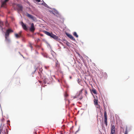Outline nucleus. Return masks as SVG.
Segmentation results:
<instances>
[{"label":"nucleus","instance_id":"f257e3e1","mask_svg":"<svg viewBox=\"0 0 134 134\" xmlns=\"http://www.w3.org/2000/svg\"><path fill=\"white\" fill-rule=\"evenodd\" d=\"M44 33L47 35L49 36L57 41H59L60 40V39L58 36L53 34L52 32L50 33L47 31H45Z\"/></svg>","mask_w":134,"mask_h":134},{"label":"nucleus","instance_id":"f03ea898","mask_svg":"<svg viewBox=\"0 0 134 134\" xmlns=\"http://www.w3.org/2000/svg\"><path fill=\"white\" fill-rule=\"evenodd\" d=\"M0 134H8L7 130L4 126L0 127Z\"/></svg>","mask_w":134,"mask_h":134},{"label":"nucleus","instance_id":"7ed1b4c3","mask_svg":"<svg viewBox=\"0 0 134 134\" xmlns=\"http://www.w3.org/2000/svg\"><path fill=\"white\" fill-rule=\"evenodd\" d=\"M13 31L10 29H9L7 30L5 33V36H9V34L13 32Z\"/></svg>","mask_w":134,"mask_h":134},{"label":"nucleus","instance_id":"20e7f679","mask_svg":"<svg viewBox=\"0 0 134 134\" xmlns=\"http://www.w3.org/2000/svg\"><path fill=\"white\" fill-rule=\"evenodd\" d=\"M104 122L106 126H107V112L105 111H104Z\"/></svg>","mask_w":134,"mask_h":134},{"label":"nucleus","instance_id":"39448f33","mask_svg":"<svg viewBox=\"0 0 134 134\" xmlns=\"http://www.w3.org/2000/svg\"><path fill=\"white\" fill-rule=\"evenodd\" d=\"M55 67L57 71H60V64L58 60L56 62Z\"/></svg>","mask_w":134,"mask_h":134},{"label":"nucleus","instance_id":"423d86ee","mask_svg":"<svg viewBox=\"0 0 134 134\" xmlns=\"http://www.w3.org/2000/svg\"><path fill=\"white\" fill-rule=\"evenodd\" d=\"M35 30V28L34 27V24L32 23L31 24V26L30 29V31L32 32H34Z\"/></svg>","mask_w":134,"mask_h":134},{"label":"nucleus","instance_id":"0eeeda50","mask_svg":"<svg viewBox=\"0 0 134 134\" xmlns=\"http://www.w3.org/2000/svg\"><path fill=\"white\" fill-rule=\"evenodd\" d=\"M21 25L24 29L25 30H27V28L26 25L24 24L23 22H21Z\"/></svg>","mask_w":134,"mask_h":134},{"label":"nucleus","instance_id":"6e6552de","mask_svg":"<svg viewBox=\"0 0 134 134\" xmlns=\"http://www.w3.org/2000/svg\"><path fill=\"white\" fill-rule=\"evenodd\" d=\"M115 126L114 125H112L111 127L110 132H115Z\"/></svg>","mask_w":134,"mask_h":134},{"label":"nucleus","instance_id":"1a4fd4ad","mask_svg":"<svg viewBox=\"0 0 134 134\" xmlns=\"http://www.w3.org/2000/svg\"><path fill=\"white\" fill-rule=\"evenodd\" d=\"M67 36L71 39L72 40H73L74 41H75V38L70 34H67Z\"/></svg>","mask_w":134,"mask_h":134},{"label":"nucleus","instance_id":"9d476101","mask_svg":"<svg viewBox=\"0 0 134 134\" xmlns=\"http://www.w3.org/2000/svg\"><path fill=\"white\" fill-rule=\"evenodd\" d=\"M9 36H5V41L7 43H9L10 41V39L8 38Z\"/></svg>","mask_w":134,"mask_h":134},{"label":"nucleus","instance_id":"9b49d317","mask_svg":"<svg viewBox=\"0 0 134 134\" xmlns=\"http://www.w3.org/2000/svg\"><path fill=\"white\" fill-rule=\"evenodd\" d=\"M27 16L32 19H34V17L32 15L28 13L27 14Z\"/></svg>","mask_w":134,"mask_h":134},{"label":"nucleus","instance_id":"f8f14e48","mask_svg":"<svg viewBox=\"0 0 134 134\" xmlns=\"http://www.w3.org/2000/svg\"><path fill=\"white\" fill-rule=\"evenodd\" d=\"M18 7V8L21 11H22L23 9V7L22 5L19 4H18L17 5Z\"/></svg>","mask_w":134,"mask_h":134},{"label":"nucleus","instance_id":"ddd939ff","mask_svg":"<svg viewBox=\"0 0 134 134\" xmlns=\"http://www.w3.org/2000/svg\"><path fill=\"white\" fill-rule=\"evenodd\" d=\"M98 100L97 99H94V105H98Z\"/></svg>","mask_w":134,"mask_h":134},{"label":"nucleus","instance_id":"4468645a","mask_svg":"<svg viewBox=\"0 0 134 134\" xmlns=\"http://www.w3.org/2000/svg\"><path fill=\"white\" fill-rule=\"evenodd\" d=\"M15 37L17 38H18L21 36L19 34H15Z\"/></svg>","mask_w":134,"mask_h":134},{"label":"nucleus","instance_id":"2eb2a0df","mask_svg":"<svg viewBox=\"0 0 134 134\" xmlns=\"http://www.w3.org/2000/svg\"><path fill=\"white\" fill-rule=\"evenodd\" d=\"M73 35L77 38L78 37V35L77 34V33L76 32H74Z\"/></svg>","mask_w":134,"mask_h":134},{"label":"nucleus","instance_id":"dca6fc26","mask_svg":"<svg viewBox=\"0 0 134 134\" xmlns=\"http://www.w3.org/2000/svg\"><path fill=\"white\" fill-rule=\"evenodd\" d=\"M6 2H5V1L3 2L2 3L1 6L2 7H3L4 5H6Z\"/></svg>","mask_w":134,"mask_h":134},{"label":"nucleus","instance_id":"f3484780","mask_svg":"<svg viewBox=\"0 0 134 134\" xmlns=\"http://www.w3.org/2000/svg\"><path fill=\"white\" fill-rule=\"evenodd\" d=\"M92 92L94 94H97V92L95 89H93L92 90Z\"/></svg>","mask_w":134,"mask_h":134},{"label":"nucleus","instance_id":"a211bd4d","mask_svg":"<svg viewBox=\"0 0 134 134\" xmlns=\"http://www.w3.org/2000/svg\"><path fill=\"white\" fill-rule=\"evenodd\" d=\"M125 134H128L127 129V127H126V131L125 132Z\"/></svg>","mask_w":134,"mask_h":134},{"label":"nucleus","instance_id":"6ab92c4d","mask_svg":"<svg viewBox=\"0 0 134 134\" xmlns=\"http://www.w3.org/2000/svg\"><path fill=\"white\" fill-rule=\"evenodd\" d=\"M3 26V23L2 22L0 21V27Z\"/></svg>","mask_w":134,"mask_h":134},{"label":"nucleus","instance_id":"aec40b11","mask_svg":"<svg viewBox=\"0 0 134 134\" xmlns=\"http://www.w3.org/2000/svg\"><path fill=\"white\" fill-rule=\"evenodd\" d=\"M44 68L46 69H48V68H49V66H44Z\"/></svg>","mask_w":134,"mask_h":134},{"label":"nucleus","instance_id":"412c9836","mask_svg":"<svg viewBox=\"0 0 134 134\" xmlns=\"http://www.w3.org/2000/svg\"><path fill=\"white\" fill-rule=\"evenodd\" d=\"M96 105L97 106V107L98 108H100V106L98 104V105Z\"/></svg>","mask_w":134,"mask_h":134},{"label":"nucleus","instance_id":"4be33fe9","mask_svg":"<svg viewBox=\"0 0 134 134\" xmlns=\"http://www.w3.org/2000/svg\"><path fill=\"white\" fill-rule=\"evenodd\" d=\"M2 31H3V26L0 27Z\"/></svg>","mask_w":134,"mask_h":134},{"label":"nucleus","instance_id":"5701e85b","mask_svg":"<svg viewBox=\"0 0 134 134\" xmlns=\"http://www.w3.org/2000/svg\"><path fill=\"white\" fill-rule=\"evenodd\" d=\"M21 33H22V32L20 31V32H19V33L18 34H19V35H20L21 36Z\"/></svg>","mask_w":134,"mask_h":134},{"label":"nucleus","instance_id":"b1692460","mask_svg":"<svg viewBox=\"0 0 134 134\" xmlns=\"http://www.w3.org/2000/svg\"><path fill=\"white\" fill-rule=\"evenodd\" d=\"M110 134H115V132H110Z\"/></svg>","mask_w":134,"mask_h":134},{"label":"nucleus","instance_id":"393cba45","mask_svg":"<svg viewBox=\"0 0 134 134\" xmlns=\"http://www.w3.org/2000/svg\"><path fill=\"white\" fill-rule=\"evenodd\" d=\"M38 2H40V0H36Z\"/></svg>","mask_w":134,"mask_h":134},{"label":"nucleus","instance_id":"a878e982","mask_svg":"<svg viewBox=\"0 0 134 134\" xmlns=\"http://www.w3.org/2000/svg\"><path fill=\"white\" fill-rule=\"evenodd\" d=\"M7 22L6 21L5 23V25L6 26H7Z\"/></svg>","mask_w":134,"mask_h":134},{"label":"nucleus","instance_id":"bb28decb","mask_svg":"<svg viewBox=\"0 0 134 134\" xmlns=\"http://www.w3.org/2000/svg\"><path fill=\"white\" fill-rule=\"evenodd\" d=\"M68 96V95L66 93L65 95V97H67V96Z\"/></svg>","mask_w":134,"mask_h":134},{"label":"nucleus","instance_id":"cd10ccee","mask_svg":"<svg viewBox=\"0 0 134 134\" xmlns=\"http://www.w3.org/2000/svg\"><path fill=\"white\" fill-rule=\"evenodd\" d=\"M9 0H5L4 1H5L6 2H7Z\"/></svg>","mask_w":134,"mask_h":134},{"label":"nucleus","instance_id":"c85d7f7f","mask_svg":"<svg viewBox=\"0 0 134 134\" xmlns=\"http://www.w3.org/2000/svg\"><path fill=\"white\" fill-rule=\"evenodd\" d=\"M85 93L86 94H87V91H85Z\"/></svg>","mask_w":134,"mask_h":134},{"label":"nucleus","instance_id":"c756f323","mask_svg":"<svg viewBox=\"0 0 134 134\" xmlns=\"http://www.w3.org/2000/svg\"><path fill=\"white\" fill-rule=\"evenodd\" d=\"M68 43H68H68H66V44H67V45H68V46H69V45L68 44Z\"/></svg>","mask_w":134,"mask_h":134},{"label":"nucleus","instance_id":"7c9ffc66","mask_svg":"<svg viewBox=\"0 0 134 134\" xmlns=\"http://www.w3.org/2000/svg\"><path fill=\"white\" fill-rule=\"evenodd\" d=\"M30 47L31 48H32V47L31 45H30Z\"/></svg>","mask_w":134,"mask_h":134},{"label":"nucleus","instance_id":"2f4dec72","mask_svg":"<svg viewBox=\"0 0 134 134\" xmlns=\"http://www.w3.org/2000/svg\"><path fill=\"white\" fill-rule=\"evenodd\" d=\"M70 79H71V76H70Z\"/></svg>","mask_w":134,"mask_h":134},{"label":"nucleus","instance_id":"473e14b6","mask_svg":"<svg viewBox=\"0 0 134 134\" xmlns=\"http://www.w3.org/2000/svg\"><path fill=\"white\" fill-rule=\"evenodd\" d=\"M40 82V81H39V82Z\"/></svg>","mask_w":134,"mask_h":134},{"label":"nucleus","instance_id":"72a5a7b5","mask_svg":"<svg viewBox=\"0 0 134 134\" xmlns=\"http://www.w3.org/2000/svg\"><path fill=\"white\" fill-rule=\"evenodd\" d=\"M17 42V43H19V42Z\"/></svg>","mask_w":134,"mask_h":134}]
</instances>
